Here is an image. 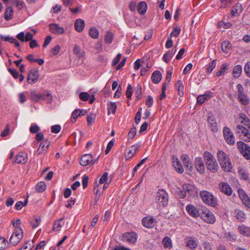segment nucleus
I'll return each mask as SVG.
<instances>
[{"mask_svg": "<svg viewBox=\"0 0 250 250\" xmlns=\"http://www.w3.org/2000/svg\"><path fill=\"white\" fill-rule=\"evenodd\" d=\"M218 161L224 171L229 172L232 168L231 161L228 155L222 150L217 152Z\"/></svg>", "mask_w": 250, "mask_h": 250, "instance_id": "f257e3e1", "label": "nucleus"}, {"mask_svg": "<svg viewBox=\"0 0 250 250\" xmlns=\"http://www.w3.org/2000/svg\"><path fill=\"white\" fill-rule=\"evenodd\" d=\"M200 195L203 201L206 204L213 207L217 205L216 198L208 191L202 190L200 192Z\"/></svg>", "mask_w": 250, "mask_h": 250, "instance_id": "f03ea898", "label": "nucleus"}, {"mask_svg": "<svg viewBox=\"0 0 250 250\" xmlns=\"http://www.w3.org/2000/svg\"><path fill=\"white\" fill-rule=\"evenodd\" d=\"M155 199L160 206L166 207L168 202V194L164 189H159L157 193Z\"/></svg>", "mask_w": 250, "mask_h": 250, "instance_id": "7ed1b4c3", "label": "nucleus"}, {"mask_svg": "<svg viewBox=\"0 0 250 250\" xmlns=\"http://www.w3.org/2000/svg\"><path fill=\"white\" fill-rule=\"evenodd\" d=\"M237 146L244 157L247 160H250V146L242 141L238 142Z\"/></svg>", "mask_w": 250, "mask_h": 250, "instance_id": "20e7f679", "label": "nucleus"}, {"mask_svg": "<svg viewBox=\"0 0 250 250\" xmlns=\"http://www.w3.org/2000/svg\"><path fill=\"white\" fill-rule=\"evenodd\" d=\"M23 237V231L21 228L13 232L9 240L10 244L16 246L18 244Z\"/></svg>", "mask_w": 250, "mask_h": 250, "instance_id": "39448f33", "label": "nucleus"}, {"mask_svg": "<svg viewBox=\"0 0 250 250\" xmlns=\"http://www.w3.org/2000/svg\"><path fill=\"white\" fill-rule=\"evenodd\" d=\"M186 246L191 250H195L198 246V241L196 238L193 236H188L184 239Z\"/></svg>", "mask_w": 250, "mask_h": 250, "instance_id": "423d86ee", "label": "nucleus"}, {"mask_svg": "<svg viewBox=\"0 0 250 250\" xmlns=\"http://www.w3.org/2000/svg\"><path fill=\"white\" fill-rule=\"evenodd\" d=\"M201 217L206 223L210 224H214L216 220L214 214L207 208L203 209Z\"/></svg>", "mask_w": 250, "mask_h": 250, "instance_id": "0eeeda50", "label": "nucleus"}, {"mask_svg": "<svg viewBox=\"0 0 250 250\" xmlns=\"http://www.w3.org/2000/svg\"><path fill=\"white\" fill-rule=\"evenodd\" d=\"M39 77L38 70L35 68L31 69L29 71L27 76L28 83L31 84L36 83L38 80Z\"/></svg>", "mask_w": 250, "mask_h": 250, "instance_id": "6e6552de", "label": "nucleus"}, {"mask_svg": "<svg viewBox=\"0 0 250 250\" xmlns=\"http://www.w3.org/2000/svg\"><path fill=\"white\" fill-rule=\"evenodd\" d=\"M223 133L224 138L228 144L230 145L234 144L235 138L232 134V132L230 131L229 128L228 127H224L223 129Z\"/></svg>", "mask_w": 250, "mask_h": 250, "instance_id": "1a4fd4ad", "label": "nucleus"}, {"mask_svg": "<svg viewBox=\"0 0 250 250\" xmlns=\"http://www.w3.org/2000/svg\"><path fill=\"white\" fill-rule=\"evenodd\" d=\"M219 190L227 196L232 194V189L229 185L227 182H221L218 185Z\"/></svg>", "mask_w": 250, "mask_h": 250, "instance_id": "9d476101", "label": "nucleus"}, {"mask_svg": "<svg viewBox=\"0 0 250 250\" xmlns=\"http://www.w3.org/2000/svg\"><path fill=\"white\" fill-rule=\"evenodd\" d=\"M137 234L134 232L125 233L122 235V239L128 243L134 244L137 240Z\"/></svg>", "mask_w": 250, "mask_h": 250, "instance_id": "9b49d317", "label": "nucleus"}, {"mask_svg": "<svg viewBox=\"0 0 250 250\" xmlns=\"http://www.w3.org/2000/svg\"><path fill=\"white\" fill-rule=\"evenodd\" d=\"M208 122L211 130L213 132H217L218 131L217 124L213 113L211 112L208 113Z\"/></svg>", "mask_w": 250, "mask_h": 250, "instance_id": "f8f14e48", "label": "nucleus"}, {"mask_svg": "<svg viewBox=\"0 0 250 250\" xmlns=\"http://www.w3.org/2000/svg\"><path fill=\"white\" fill-rule=\"evenodd\" d=\"M95 163V161L93 160V157L92 155L87 154L83 155L81 159L80 165L82 166L85 167L88 165H93Z\"/></svg>", "mask_w": 250, "mask_h": 250, "instance_id": "ddd939ff", "label": "nucleus"}, {"mask_svg": "<svg viewBox=\"0 0 250 250\" xmlns=\"http://www.w3.org/2000/svg\"><path fill=\"white\" fill-rule=\"evenodd\" d=\"M194 165L197 171L202 174L204 172L205 167L201 157H197L194 161Z\"/></svg>", "mask_w": 250, "mask_h": 250, "instance_id": "4468645a", "label": "nucleus"}, {"mask_svg": "<svg viewBox=\"0 0 250 250\" xmlns=\"http://www.w3.org/2000/svg\"><path fill=\"white\" fill-rule=\"evenodd\" d=\"M16 37L22 42H27L32 40L33 35L29 32H26L25 34L23 32H21L17 35Z\"/></svg>", "mask_w": 250, "mask_h": 250, "instance_id": "2eb2a0df", "label": "nucleus"}, {"mask_svg": "<svg viewBox=\"0 0 250 250\" xmlns=\"http://www.w3.org/2000/svg\"><path fill=\"white\" fill-rule=\"evenodd\" d=\"M50 31L55 34L61 35L64 33V28L60 26L59 24L56 23H51L49 25Z\"/></svg>", "mask_w": 250, "mask_h": 250, "instance_id": "dca6fc26", "label": "nucleus"}, {"mask_svg": "<svg viewBox=\"0 0 250 250\" xmlns=\"http://www.w3.org/2000/svg\"><path fill=\"white\" fill-rule=\"evenodd\" d=\"M173 166L175 170L179 173H182L184 172V168L177 157L175 156H172Z\"/></svg>", "mask_w": 250, "mask_h": 250, "instance_id": "f3484780", "label": "nucleus"}, {"mask_svg": "<svg viewBox=\"0 0 250 250\" xmlns=\"http://www.w3.org/2000/svg\"><path fill=\"white\" fill-rule=\"evenodd\" d=\"M156 221L152 217H146L143 219L142 224L144 227L147 228H151L155 225Z\"/></svg>", "mask_w": 250, "mask_h": 250, "instance_id": "a211bd4d", "label": "nucleus"}, {"mask_svg": "<svg viewBox=\"0 0 250 250\" xmlns=\"http://www.w3.org/2000/svg\"><path fill=\"white\" fill-rule=\"evenodd\" d=\"M238 128L242 129L241 134L240 136L242 138L247 142H250V132L246 129L244 126L241 125H238Z\"/></svg>", "mask_w": 250, "mask_h": 250, "instance_id": "6ab92c4d", "label": "nucleus"}, {"mask_svg": "<svg viewBox=\"0 0 250 250\" xmlns=\"http://www.w3.org/2000/svg\"><path fill=\"white\" fill-rule=\"evenodd\" d=\"M50 145V142L47 139L41 143L39 148L37 149V152L40 154L47 151L48 148Z\"/></svg>", "mask_w": 250, "mask_h": 250, "instance_id": "aec40b11", "label": "nucleus"}, {"mask_svg": "<svg viewBox=\"0 0 250 250\" xmlns=\"http://www.w3.org/2000/svg\"><path fill=\"white\" fill-rule=\"evenodd\" d=\"M186 210L191 216L196 218L199 216V213L196 208L192 205H188L186 207Z\"/></svg>", "mask_w": 250, "mask_h": 250, "instance_id": "412c9836", "label": "nucleus"}, {"mask_svg": "<svg viewBox=\"0 0 250 250\" xmlns=\"http://www.w3.org/2000/svg\"><path fill=\"white\" fill-rule=\"evenodd\" d=\"M27 161V155L23 152H20L16 157L15 162L21 164H24Z\"/></svg>", "mask_w": 250, "mask_h": 250, "instance_id": "4be33fe9", "label": "nucleus"}, {"mask_svg": "<svg viewBox=\"0 0 250 250\" xmlns=\"http://www.w3.org/2000/svg\"><path fill=\"white\" fill-rule=\"evenodd\" d=\"M207 168L212 172H216L218 169V166L216 160L206 163Z\"/></svg>", "mask_w": 250, "mask_h": 250, "instance_id": "5701e85b", "label": "nucleus"}, {"mask_svg": "<svg viewBox=\"0 0 250 250\" xmlns=\"http://www.w3.org/2000/svg\"><path fill=\"white\" fill-rule=\"evenodd\" d=\"M181 159L183 162L184 167L191 171L192 168V166L190 163L188 156L186 154H183L181 156Z\"/></svg>", "mask_w": 250, "mask_h": 250, "instance_id": "b1692460", "label": "nucleus"}, {"mask_svg": "<svg viewBox=\"0 0 250 250\" xmlns=\"http://www.w3.org/2000/svg\"><path fill=\"white\" fill-rule=\"evenodd\" d=\"M85 25L84 21L82 19H77L75 21L74 23L75 29L79 32H81L83 29Z\"/></svg>", "mask_w": 250, "mask_h": 250, "instance_id": "393cba45", "label": "nucleus"}, {"mask_svg": "<svg viewBox=\"0 0 250 250\" xmlns=\"http://www.w3.org/2000/svg\"><path fill=\"white\" fill-rule=\"evenodd\" d=\"M151 80L154 83H158L161 80L162 75L159 71H155L152 74Z\"/></svg>", "mask_w": 250, "mask_h": 250, "instance_id": "a878e982", "label": "nucleus"}, {"mask_svg": "<svg viewBox=\"0 0 250 250\" xmlns=\"http://www.w3.org/2000/svg\"><path fill=\"white\" fill-rule=\"evenodd\" d=\"M147 4L145 1H141L139 3L137 6V10L141 15H144L146 11Z\"/></svg>", "mask_w": 250, "mask_h": 250, "instance_id": "bb28decb", "label": "nucleus"}, {"mask_svg": "<svg viewBox=\"0 0 250 250\" xmlns=\"http://www.w3.org/2000/svg\"><path fill=\"white\" fill-rule=\"evenodd\" d=\"M240 233L246 236H250V228L245 225H241L238 227Z\"/></svg>", "mask_w": 250, "mask_h": 250, "instance_id": "cd10ccee", "label": "nucleus"}, {"mask_svg": "<svg viewBox=\"0 0 250 250\" xmlns=\"http://www.w3.org/2000/svg\"><path fill=\"white\" fill-rule=\"evenodd\" d=\"M63 221V218H61L54 221L53 223V226L52 229L54 231H59L62 227V225L64 224L62 223Z\"/></svg>", "mask_w": 250, "mask_h": 250, "instance_id": "c85d7f7f", "label": "nucleus"}, {"mask_svg": "<svg viewBox=\"0 0 250 250\" xmlns=\"http://www.w3.org/2000/svg\"><path fill=\"white\" fill-rule=\"evenodd\" d=\"M238 101L243 105H247L249 103V99L244 93L238 94Z\"/></svg>", "mask_w": 250, "mask_h": 250, "instance_id": "c756f323", "label": "nucleus"}, {"mask_svg": "<svg viewBox=\"0 0 250 250\" xmlns=\"http://www.w3.org/2000/svg\"><path fill=\"white\" fill-rule=\"evenodd\" d=\"M209 98H210V95L208 94L199 95L197 98V103L198 104L201 105Z\"/></svg>", "mask_w": 250, "mask_h": 250, "instance_id": "7c9ffc66", "label": "nucleus"}, {"mask_svg": "<svg viewBox=\"0 0 250 250\" xmlns=\"http://www.w3.org/2000/svg\"><path fill=\"white\" fill-rule=\"evenodd\" d=\"M42 97V93L38 94L35 91L31 92L30 94L31 100L36 102H38L41 100Z\"/></svg>", "mask_w": 250, "mask_h": 250, "instance_id": "2f4dec72", "label": "nucleus"}, {"mask_svg": "<svg viewBox=\"0 0 250 250\" xmlns=\"http://www.w3.org/2000/svg\"><path fill=\"white\" fill-rule=\"evenodd\" d=\"M162 243L165 248L170 249L172 248V242L169 237H165L162 241Z\"/></svg>", "mask_w": 250, "mask_h": 250, "instance_id": "473e14b6", "label": "nucleus"}, {"mask_svg": "<svg viewBox=\"0 0 250 250\" xmlns=\"http://www.w3.org/2000/svg\"><path fill=\"white\" fill-rule=\"evenodd\" d=\"M176 86L177 87V90L179 95L180 97H183L184 94V87L183 84L182 82L180 80L178 81L176 83Z\"/></svg>", "mask_w": 250, "mask_h": 250, "instance_id": "72a5a7b5", "label": "nucleus"}, {"mask_svg": "<svg viewBox=\"0 0 250 250\" xmlns=\"http://www.w3.org/2000/svg\"><path fill=\"white\" fill-rule=\"evenodd\" d=\"M235 217L239 221L243 222L245 220L246 218V215L245 213L239 209H236L235 210Z\"/></svg>", "mask_w": 250, "mask_h": 250, "instance_id": "f704fd0d", "label": "nucleus"}, {"mask_svg": "<svg viewBox=\"0 0 250 250\" xmlns=\"http://www.w3.org/2000/svg\"><path fill=\"white\" fill-rule=\"evenodd\" d=\"M13 13L12 7L11 6L7 7L4 13V19L7 21L10 20L12 18Z\"/></svg>", "mask_w": 250, "mask_h": 250, "instance_id": "c9c22d12", "label": "nucleus"}, {"mask_svg": "<svg viewBox=\"0 0 250 250\" xmlns=\"http://www.w3.org/2000/svg\"><path fill=\"white\" fill-rule=\"evenodd\" d=\"M231 45L229 41H225L222 43V50L225 53H227L231 48Z\"/></svg>", "mask_w": 250, "mask_h": 250, "instance_id": "e433bc0d", "label": "nucleus"}, {"mask_svg": "<svg viewBox=\"0 0 250 250\" xmlns=\"http://www.w3.org/2000/svg\"><path fill=\"white\" fill-rule=\"evenodd\" d=\"M73 52L74 53L77 55L79 58L83 57L84 56V52L83 51H82L80 47L77 45H75L73 49Z\"/></svg>", "mask_w": 250, "mask_h": 250, "instance_id": "4c0bfd02", "label": "nucleus"}, {"mask_svg": "<svg viewBox=\"0 0 250 250\" xmlns=\"http://www.w3.org/2000/svg\"><path fill=\"white\" fill-rule=\"evenodd\" d=\"M43 97L42 98V100L46 101L48 104L51 103L53 99V97L51 94L49 92H44L42 93Z\"/></svg>", "mask_w": 250, "mask_h": 250, "instance_id": "58836bf2", "label": "nucleus"}, {"mask_svg": "<svg viewBox=\"0 0 250 250\" xmlns=\"http://www.w3.org/2000/svg\"><path fill=\"white\" fill-rule=\"evenodd\" d=\"M238 173L241 179L247 180L249 179V175L246 171L241 167L238 168Z\"/></svg>", "mask_w": 250, "mask_h": 250, "instance_id": "ea45409f", "label": "nucleus"}, {"mask_svg": "<svg viewBox=\"0 0 250 250\" xmlns=\"http://www.w3.org/2000/svg\"><path fill=\"white\" fill-rule=\"evenodd\" d=\"M242 72V67L240 65H237L235 66L233 70V73L234 76L235 78H238L240 77Z\"/></svg>", "mask_w": 250, "mask_h": 250, "instance_id": "a19ab883", "label": "nucleus"}, {"mask_svg": "<svg viewBox=\"0 0 250 250\" xmlns=\"http://www.w3.org/2000/svg\"><path fill=\"white\" fill-rule=\"evenodd\" d=\"M204 158L206 163L215 160L213 155L208 151H205L204 153Z\"/></svg>", "mask_w": 250, "mask_h": 250, "instance_id": "79ce46f5", "label": "nucleus"}, {"mask_svg": "<svg viewBox=\"0 0 250 250\" xmlns=\"http://www.w3.org/2000/svg\"><path fill=\"white\" fill-rule=\"evenodd\" d=\"M216 60H213L207 66L206 72L210 74L212 72L216 66Z\"/></svg>", "mask_w": 250, "mask_h": 250, "instance_id": "37998d69", "label": "nucleus"}, {"mask_svg": "<svg viewBox=\"0 0 250 250\" xmlns=\"http://www.w3.org/2000/svg\"><path fill=\"white\" fill-rule=\"evenodd\" d=\"M238 193H239L240 197L241 198L242 201L244 202V204L246 205H247L248 207H249V206L250 205V202L248 199L247 196L246 194H245L244 193H241V192L240 191V190H239V191H238Z\"/></svg>", "mask_w": 250, "mask_h": 250, "instance_id": "c03bdc74", "label": "nucleus"}, {"mask_svg": "<svg viewBox=\"0 0 250 250\" xmlns=\"http://www.w3.org/2000/svg\"><path fill=\"white\" fill-rule=\"evenodd\" d=\"M41 222V218L40 217H34L31 221L30 224L33 228H37Z\"/></svg>", "mask_w": 250, "mask_h": 250, "instance_id": "a18cd8bd", "label": "nucleus"}, {"mask_svg": "<svg viewBox=\"0 0 250 250\" xmlns=\"http://www.w3.org/2000/svg\"><path fill=\"white\" fill-rule=\"evenodd\" d=\"M46 186L44 182H41L37 184L36 189L39 192H42L46 189Z\"/></svg>", "mask_w": 250, "mask_h": 250, "instance_id": "49530a36", "label": "nucleus"}, {"mask_svg": "<svg viewBox=\"0 0 250 250\" xmlns=\"http://www.w3.org/2000/svg\"><path fill=\"white\" fill-rule=\"evenodd\" d=\"M108 113L111 111L112 113H115L117 108V105L114 102H110L107 104Z\"/></svg>", "mask_w": 250, "mask_h": 250, "instance_id": "de8ad7c7", "label": "nucleus"}, {"mask_svg": "<svg viewBox=\"0 0 250 250\" xmlns=\"http://www.w3.org/2000/svg\"><path fill=\"white\" fill-rule=\"evenodd\" d=\"M89 35L93 39H97L98 37L99 32L95 28H91L89 32Z\"/></svg>", "mask_w": 250, "mask_h": 250, "instance_id": "09e8293b", "label": "nucleus"}, {"mask_svg": "<svg viewBox=\"0 0 250 250\" xmlns=\"http://www.w3.org/2000/svg\"><path fill=\"white\" fill-rule=\"evenodd\" d=\"M113 34L111 32H107L105 36L104 41L106 43H111L113 40Z\"/></svg>", "mask_w": 250, "mask_h": 250, "instance_id": "8fccbe9b", "label": "nucleus"}, {"mask_svg": "<svg viewBox=\"0 0 250 250\" xmlns=\"http://www.w3.org/2000/svg\"><path fill=\"white\" fill-rule=\"evenodd\" d=\"M240 118H241L242 120L241 122L244 124L247 127L250 128V122L248 118L245 115H241L239 117Z\"/></svg>", "mask_w": 250, "mask_h": 250, "instance_id": "3c124183", "label": "nucleus"}, {"mask_svg": "<svg viewBox=\"0 0 250 250\" xmlns=\"http://www.w3.org/2000/svg\"><path fill=\"white\" fill-rule=\"evenodd\" d=\"M227 65L226 63H224L222 65L220 70L216 73V76L217 77H220L222 75L224 74L227 69Z\"/></svg>", "mask_w": 250, "mask_h": 250, "instance_id": "603ef678", "label": "nucleus"}, {"mask_svg": "<svg viewBox=\"0 0 250 250\" xmlns=\"http://www.w3.org/2000/svg\"><path fill=\"white\" fill-rule=\"evenodd\" d=\"M27 202H28L27 199H26L24 201V202L19 201L16 203V205L15 206V208L17 210H20L23 207L26 206Z\"/></svg>", "mask_w": 250, "mask_h": 250, "instance_id": "864d4df0", "label": "nucleus"}, {"mask_svg": "<svg viewBox=\"0 0 250 250\" xmlns=\"http://www.w3.org/2000/svg\"><path fill=\"white\" fill-rule=\"evenodd\" d=\"M90 95L87 92H81L79 95L80 99L83 101H87Z\"/></svg>", "mask_w": 250, "mask_h": 250, "instance_id": "5fc2aeb1", "label": "nucleus"}, {"mask_svg": "<svg viewBox=\"0 0 250 250\" xmlns=\"http://www.w3.org/2000/svg\"><path fill=\"white\" fill-rule=\"evenodd\" d=\"M136 128L135 127H132L128 134V138L129 139H133L136 134Z\"/></svg>", "mask_w": 250, "mask_h": 250, "instance_id": "6e6d98bb", "label": "nucleus"}, {"mask_svg": "<svg viewBox=\"0 0 250 250\" xmlns=\"http://www.w3.org/2000/svg\"><path fill=\"white\" fill-rule=\"evenodd\" d=\"M8 245V242L3 238H0V250H4Z\"/></svg>", "mask_w": 250, "mask_h": 250, "instance_id": "4d7b16f0", "label": "nucleus"}, {"mask_svg": "<svg viewBox=\"0 0 250 250\" xmlns=\"http://www.w3.org/2000/svg\"><path fill=\"white\" fill-rule=\"evenodd\" d=\"M79 109H75L72 113V116L71 118V121L72 123H75L76 121L77 118L80 116L78 115Z\"/></svg>", "mask_w": 250, "mask_h": 250, "instance_id": "13d9d810", "label": "nucleus"}, {"mask_svg": "<svg viewBox=\"0 0 250 250\" xmlns=\"http://www.w3.org/2000/svg\"><path fill=\"white\" fill-rule=\"evenodd\" d=\"M203 246L205 250H212L213 248V245L208 242H205L203 244Z\"/></svg>", "mask_w": 250, "mask_h": 250, "instance_id": "bf43d9fd", "label": "nucleus"}, {"mask_svg": "<svg viewBox=\"0 0 250 250\" xmlns=\"http://www.w3.org/2000/svg\"><path fill=\"white\" fill-rule=\"evenodd\" d=\"M12 3L13 4H15L19 10H21L23 7V3L21 1L18 0H12Z\"/></svg>", "mask_w": 250, "mask_h": 250, "instance_id": "052dcab7", "label": "nucleus"}, {"mask_svg": "<svg viewBox=\"0 0 250 250\" xmlns=\"http://www.w3.org/2000/svg\"><path fill=\"white\" fill-rule=\"evenodd\" d=\"M180 31L181 29L179 27H176L174 28V30L171 32L170 35L171 37H177L179 35Z\"/></svg>", "mask_w": 250, "mask_h": 250, "instance_id": "680f3d73", "label": "nucleus"}, {"mask_svg": "<svg viewBox=\"0 0 250 250\" xmlns=\"http://www.w3.org/2000/svg\"><path fill=\"white\" fill-rule=\"evenodd\" d=\"M132 94V87L131 84H129L126 91V96L128 98H130Z\"/></svg>", "mask_w": 250, "mask_h": 250, "instance_id": "e2e57ef3", "label": "nucleus"}, {"mask_svg": "<svg viewBox=\"0 0 250 250\" xmlns=\"http://www.w3.org/2000/svg\"><path fill=\"white\" fill-rule=\"evenodd\" d=\"M61 126L59 125H54L51 126V131L54 133H58L61 130Z\"/></svg>", "mask_w": 250, "mask_h": 250, "instance_id": "0e129e2a", "label": "nucleus"}, {"mask_svg": "<svg viewBox=\"0 0 250 250\" xmlns=\"http://www.w3.org/2000/svg\"><path fill=\"white\" fill-rule=\"evenodd\" d=\"M244 71L247 76L250 77V62H247L244 67Z\"/></svg>", "mask_w": 250, "mask_h": 250, "instance_id": "69168bd1", "label": "nucleus"}, {"mask_svg": "<svg viewBox=\"0 0 250 250\" xmlns=\"http://www.w3.org/2000/svg\"><path fill=\"white\" fill-rule=\"evenodd\" d=\"M40 130V127L36 125H32L30 127V131L32 133H36Z\"/></svg>", "mask_w": 250, "mask_h": 250, "instance_id": "338daca9", "label": "nucleus"}, {"mask_svg": "<svg viewBox=\"0 0 250 250\" xmlns=\"http://www.w3.org/2000/svg\"><path fill=\"white\" fill-rule=\"evenodd\" d=\"M8 71L10 73V74L13 76V77L15 79H17L19 77V73L18 72L14 69L12 68H8Z\"/></svg>", "mask_w": 250, "mask_h": 250, "instance_id": "774afa93", "label": "nucleus"}]
</instances>
